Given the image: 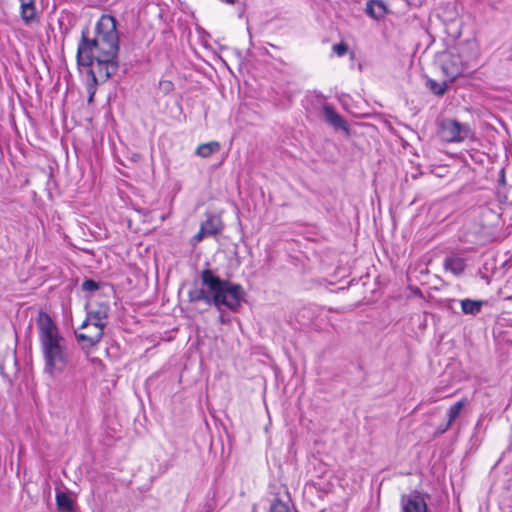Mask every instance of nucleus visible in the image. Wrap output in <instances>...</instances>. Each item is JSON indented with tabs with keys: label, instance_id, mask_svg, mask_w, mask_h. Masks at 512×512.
<instances>
[{
	"label": "nucleus",
	"instance_id": "f257e3e1",
	"mask_svg": "<svg viewBox=\"0 0 512 512\" xmlns=\"http://www.w3.org/2000/svg\"><path fill=\"white\" fill-rule=\"evenodd\" d=\"M119 49V36L116 20L103 15L95 26V35L89 38L82 32L77 49V61L80 66L88 67L93 81H106L118 69L116 60Z\"/></svg>",
	"mask_w": 512,
	"mask_h": 512
},
{
	"label": "nucleus",
	"instance_id": "f03ea898",
	"mask_svg": "<svg viewBox=\"0 0 512 512\" xmlns=\"http://www.w3.org/2000/svg\"><path fill=\"white\" fill-rule=\"evenodd\" d=\"M37 328L45 361L44 371L50 376H56L63 372L68 364L69 354L65 340L51 317L44 312H40L38 315Z\"/></svg>",
	"mask_w": 512,
	"mask_h": 512
},
{
	"label": "nucleus",
	"instance_id": "7ed1b4c3",
	"mask_svg": "<svg viewBox=\"0 0 512 512\" xmlns=\"http://www.w3.org/2000/svg\"><path fill=\"white\" fill-rule=\"evenodd\" d=\"M206 290H201L192 300H205L208 304L225 306L230 310H236L242 299V288L240 285L221 280L211 270H204L201 275Z\"/></svg>",
	"mask_w": 512,
	"mask_h": 512
},
{
	"label": "nucleus",
	"instance_id": "20e7f679",
	"mask_svg": "<svg viewBox=\"0 0 512 512\" xmlns=\"http://www.w3.org/2000/svg\"><path fill=\"white\" fill-rule=\"evenodd\" d=\"M106 318L107 312L104 309L89 312L86 320L82 323V328H92L93 333L77 334L78 341L85 347H92L99 343L103 337Z\"/></svg>",
	"mask_w": 512,
	"mask_h": 512
},
{
	"label": "nucleus",
	"instance_id": "39448f33",
	"mask_svg": "<svg viewBox=\"0 0 512 512\" xmlns=\"http://www.w3.org/2000/svg\"><path fill=\"white\" fill-rule=\"evenodd\" d=\"M439 136L448 143L462 142L473 137V132L468 125L461 124L455 119H444L439 124Z\"/></svg>",
	"mask_w": 512,
	"mask_h": 512
},
{
	"label": "nucleus",
	"instance_id": "423d86ee",
	"mask_svg": "<svg viewBox=\"0 0 512 512\" xmlns=\"http://www.w3.org/2000/svg\"><path fill=\"white\" fill-rule=\"evenodd\" d=\"M402 512H428L426 500L419 492H412L401 497Z\"/></svg>",
	"mask_w": 512,
	"mask_h": 512
},
{
	"label": "nucleus",
	"instance_id": "0eeeda50",
	"mask_svg": "<svg viewBox=\"0 0 512 512\" xmlns=\"http://www.w3.org/2000/svg\"><path fill=\"white\" fill-rule=\"evenodd\" d=\"M222 230V224L215 217L208 218L200 227L198 233L192 238L193 244L201 242L205 237L216 235Z\"/></svg>",
	"mask_w": 512,
	"mask_h": 512
},
{
	"label": "nucleus",
	"instance_id": "6e6552de",
	"mask_svg": "<svg viewBox=\"0 0 512 512\" xmlns=\"http://www.w3.org/2000/svg\"><path fill=\"white\" fill-rule=\"evenodd\" d=\"M322 111L326 122H328L331 126L346 133L349 132V126L347 122L340 114L335 111L332 106L325 104L322 108Z\"/></svg>",
	"mask_w": 512,
	"mask_h": 512
},
{
	"label": "nucleus",
	"instance_id": "1a4fd4ad",
	"mask_svg": "<svg viewBox=\"0 0 512 512\" xmlns=\"http://www.w3.org/2000/svg\"><path fill=\"white\" fill-rule=\"evenodd\" d=\"M322 111L326 122H328L331 126L346 133L349 132V126L347 122L340 114L335 111L332 106L325 104L322 108Z\"/></svg>",
	"mask_w": 512,
	"mask_h": 512
},
{
	"label": "nucleus",
	"instance_id": "9d476101",
	"mask_svg": "<svg viewBox=\"0 0 512 512\" xmlns=\"http://www.w3.org/2000/svg\"><path fill=\"white\" fill-rule=\"evenodd\" d=\"M442 71L448 78L449 82H453L463 71L462 65L456 56H449L443 63Z\"/></svg>",
	"mask_w": 512,
	"mask_h": 512
},
{
	"label": "nucleus",
	"instance_id": "9b49d317",
	"mask_svg": "<svg viewBox=\"0 0 512 512\" xmlns=\"http://www.w3.org/2000/svg\"><path fill=\"white\" fill-rule=\"evenodd\" d=\"M467 403H468V400L466 398H464V399L459 400L452 406H450V408L447 410L448 421L444 426H440L437 429V433L442 434V433L446 432L450 428L452 423L459 417L461 411L467 405Z\"/></svg>",
	"mask_w": 512,
	"mask_h": 512
},
{
	"label": "nucleus",
	"instance_id": "f8f14e48",
	"mask_svg": "<svg viewBox=\"0 0 512 512\" xmlns=\"http://www.w3.org/2000/svg\"><path fill=\"white\" fill-rule=\"evenodd\" d=\"M388 8L382 0H370L366 4V13L375 20L384 19Z\"/></svg>",
	"mask_w": 512,
	"mask_h": 512
},
{
	"label": "nucleus",
	"instance_id": "ddd939ff",
	"mask_svg": "<svg viewBox=\"0 0 512 512\" xmlns=\"http://www.w3.org/2000/svg\"><path fill=\"white\" fill-rule=\"evenodd\" d=\"M484 303L485 302L482 300L471 299H463L460 301L462 312L469 315H477L480 313Z\"/></svg>",
	"mask_w": 512,
	"mask_h": 512
},
{
	"label": "nucleus",
	"instance_id": "4468645a",
	"mask_svg": "<svg viewBox=\"0 0 512 512\" xmlns=\"http://www.w3.org/2000/svg\"><path fill=\"white\" fill-rule=\"evenodd\" d=\"M444 267L455 275L461 274L465 269V262L459 257H447L444 261Z\"/></svg>",
	"mask_w": 512,
	"mask_h": 512
},
{
	"label": "nucleus",
	"instance_id": "2eb2a0df",
	"mask_svg": "<svg viewBox=\"0 0 512 512\" xmlns=\"http://www.w3.org/2000/svg\"><path fill=\"white\" fill-rule=\"evenodd\" d=\"M56 504L60 512H73L74 502L72 498L64 492L59 491L56 493Z\"/></svg>",
	"mask_w": 512,
	"mask_h": 512
},
{
	"label": "nucleus",
	"instance_id": "dca6fc26",
	"mask_svg": "<svg viewBox=\"0 0 512 512\" xmlns=\"http://www.w3.org/2000/svg\"><path fill=\"white\" fill-rule=\"evenodd\" d=\"M36 15L35 6L32 0L21 2V17L26 22L29 23L34 20Z\"/></svg>",
	"mask_w": 512,
	"mask_h": 512
},
{
	"label": "nucleus",
	"instance_id": "f3484780",
	"mask_svg": "<svg viewBox=\"0 0 512 512\" xmlns=\"http://www.w3.org/2000/svg\"><path fill=\"white\" fill-rule=\"evenodd\" d=\"M219 149L220 144L216 141H212L198 146L196 154L202 158H207L211 156L213 153L219 151Z\"/></svg>",
	"mask_w": 512,
	"mask_h": 512
},
{
	"label": "nucleus",
	"instance_id": "a211bd4d",
	"mask_svg": "<svg viewBox=\"0 0 512 512\" xmlns=\"http://www.w3.org/2000/svg\"><path fill=\"white\" fill-rule=\"evenodd\" d=\"M452 82H449V80H444L442 82H437L435 80H432V79H429L427 81V87L436 95H442L444 94L449 85L451 84Z\"/></svg>",
	"mask_w": 512,
	"mask_h": 512
},
{
	"label": "nucleus",
	"instance_id": "6ab92c4d",
	"mask_svg": "<svg viewBox=\"0 0 512 512\" xmlns=\"http://www.w3.org/2000/svg\"><path fill=\"white\" fill-rule=\"evenodd\" d=\"M267 512H290V507L285 501L279 498H273L270 501L269 509Z\"/></svg>",
	"mask_w": 512,
	"mask_h": 512
},
{
	"label": "nucleus",
	"instance_id": "aec40b11",
	"mask_svg": "<svg viewBox=\"0 0 512 512\" xmlns=\"http://www.w3.org/2000/svg\"><path fill=\"white\" fill-rule=\"evenodd\" d=\"M332 50L336 55L344 56L348 51V46L346 43L341 42V43L333 45Z\"/></svg>",
	"mask_w": 512,
	"mask_h": 512
},
{
	"label": "nucleus",
	"instance_id": "412c9836",
	"mask_svg": "<svg viewBox=\"0 0 512 512\" xmlns=\"http://www.w3.org/2000/svg\"><path fill=\"white\" fill-rule=\"evenodd\" d=\"M99 288V285L97 282H95L92 279H87L82 283V289L84 291L93 292L96 291Z\"/></svg>",
	"mask_w": 512,
	"mask_h": 512
},
{
	"label": "nucleus",
	"instance_id": "4be33fe9",
	"mask_svg": "<svg viewBox=\"0 0 512 512\" xmlns=\"http://www.w3.org/2000/svg\"><path fill=\"white\" fill-rule=\"evenodd\" d=\"M99 80H97L96 82L93 81V77L91 76V83L88 84V92H89V98H88V102H92L93 100V97L95 95V92H96V84Z\"/></svg>",
	"mask_w": 512,
	"mask_h": 512
},
{
	"label": "nucleus",
	"instance_id": "5701e85b",
	"mask_svg": "<svg viewBox=\"0 0 512 512\" xmlns=\"http://www.w3.org/2000/svg\"><path fill=\"white\" fill-rule=\"evenodd\" d=\"M86 333H93L92 328H82V325H81L80 330H79V332L76 333V335L77 334H86Z\"/></svg>",
	"mask_w": 512,
	"mask_h": 512
},
{
	"label": "nucleus",
	"instance_id": "b1692460",
	"mask_svg": "<svg viewBox=\"0 0 512 512\" xmlns=\"http://www.w3.org/2000/svg\"><path fill=\"white\" fill-rule=\"evenodd\" d=\"M502 177L500 178V181L504 182V171H501Z\"/></svg>",
	"mask_w": 512,
	"mask_h": 512
},
{
	"label": "nucleus",
	"instance_id": "393cba45",
	"mask_svg": "<svg viewBox=\"0 0 512 512\" xmlns=\"http://www.w3.org/2000/svg\"><path fill=\"white\" fill-rule=\"evenodd\" d=\"M166 85H168V87H171V82H166Z\"/></svg>",
	"mask_w": 512,
	"mask_h": 512
}]
</instances>
